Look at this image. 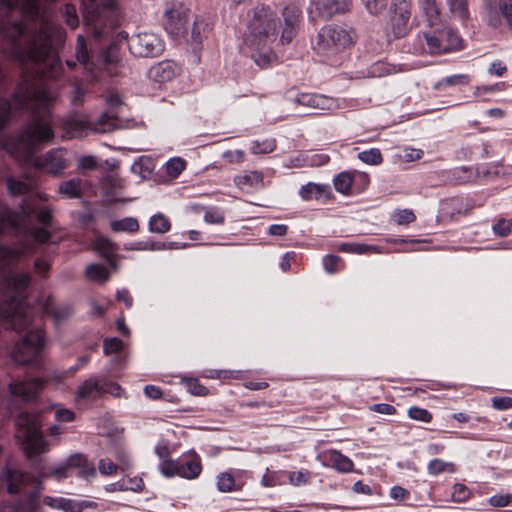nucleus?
<instances>
[{
  "label": "nucleus",
  "mask_w": 512,
  "mask_h": 512,
  "mask_svg": "<svg viewBox=\"0 0 512 512\" xmlns=\"http://www.w3.org/2000/svg\"><path fill=\"white\" fill-rule=\"evenodd\" d=\"M28 249L26 242H20L16 248L0 245V318L6 321L8 328L26 331L11 352L12 360L20 365H38L45 338L42 329L32 325L33 310L25 301L31 276L6 272V268L18 263Z\"/></svg>",
  "instance_id": "f257e3e1"
},
{
  "label": "nucleus",
  "mask_w": 512,
  "mask_h": 512,
  "mask_svg": "<svg viewBox=\"0 0 512 512\" xmlns=\"http://www.w3.org/2000/svg\"><path fill=\"white\" fill-rule=\"evenodd\" d=\"M278 28L279 18L274 10L264 5L253 9L244 44L260 68L267 67L275 59L271 45L276 40Z\"/></svg>",
  "instance_id": "f03ea898"
},
{
  "label": "nucleus",
  "mask_w": 512,
  "mask_h": 512,
  "mask_svg": "<svg viewBox=\"0 0 512 512\" xmlns=\"http://www.w3.org/2000/svg\"><path fill=\"white\" fill-rule=\"evenodd\" d=\"M15 437L28 458L46 453L49 444L41 432L40 417L36 413L21 412L16 420Z\"/></svg>",
  "instance_id": "7ed1b4c3"
},
{
  "label": "nucleus",
  "mask_w": 512,
  "mask_h": 512,
  "mask_svg": "<svg viewBox=\"0 0 512 512\" xmlns=\"http://www.w3.org/2000/svg\"><path fill=\"white\" fill-rule=\"evenodd\" d=\"M34 212L33 208L27 206L22 208V215L7 208L0 211V234L23 235L26 238L34 239L39 243H46L50 240V233L43 228L29 229L28 218Z\"/></svg>",
  "instance_id": "20e7f679"
},
{
  "label": "nucleus",
  "mask_w": 512,
  "mask_h": 512,
  "mask_svg": "<svg viewBox=\"0 0 512 512\" xmlns=\"http://www.w3.org/2000/svg\"><path fill=\"white\" fill-rule=\"evenodd\" d=\"M354 33L338 25L320 29L314 50L325 57H332L353 43Z\"/></svg>",
  "instance_id": "39448f33"
},
{
  "label": "nucleus",
  "mask_w": 512,
  "mask_h": 512,
  "mask_svg": "<svg viewBox=\"0 0 512 512\" xmlns=\"http://www.w3.org/2000/svg\"><path fill=\"white\" fill-rule=\"evenodd\" d=\"M65 130L70 138L80 137L86 129L107 133L121 127L120 120L110 112H104L95 123H91L85 115H73L64 122Z\"/></svg>",
  "instance_id": "423d86ee"
},
{
  "label": "nucleus",
  "mask_w": 512,
  "mask_h": 512,
  "mask_svg": "<svg viewBox=\"0 0 512 512\" xmlns=\"http://www.w3.org/2000/svg\"><path fill=\"white\" fill-rule=\"evenodd\" d=\"M159 470L165 477L178 476L185 479H195L202 471L200 458L196 454L184 455L179 459L164 460L159 464Z\"/></svg>",
  "instance_id": "0eeeda50"
},
{
  "label": "nucleus",
  "mask_w": 512,
  "mask_h": 512,
  "mask_svg": "<svg viewBox=\"0 0 512 512\" xmlns=\"http://www.w3.org/2000/svg\"><path fill=\"white\" fill-rule=\"evenodd\" d=\"M128 47L132 54L139 57H155L164 50L161 38L151 32H141L128 40Z\"/></svg>",
  "instance_id": "6e6552de"
},
{
  "label": "nucleus",
  "mask_w": 512,
  "mask_h": 512,
  "mask_svg": "<svg viewBox=\"0 0 512 512\" xmlns=\"http://www.w3.org/2000/svg\"><path fill=\"white\" fill-rule=\"evenodd\" d=\"M67 152L64 149H52L33 160V165L50 175H58L68 167Z\"/></svg>",
  "instance_id": "1a4fd4ad"
},
{
  "label": "nucleus",
  "mask_w": 512,
  "mask_h": 512,
  "mask_svg": "<svg viewBox=\"0 0 512 512\" xmlns=\"http://www.w3.org/2000/svg\"><path fill=\"white\" fill-rule=\"evenodd\" d=\"M393 13L391 15V28L395 38L403 37L409 30L411 17L410 0H392Z\"/></svg>",
  "instance_id": "9d476101"
},
{
  "label": "nucleus",
  "mask_w": 512,
  "mask_h": 512,
  "mask_svg": "<svg viewBox=\"0 0 512 512\" xmlns=\"http://www.w3.org/2000/svg\"><path fill=\"white\" fill-rule=\"evenodd\" d=\"M45 382L39 378L24 381H14L9 384V391L13 396L23 400H32L43 389Z\"/></svg>",
  "instance_id": "9b49d317"
},
{
  "label": "nucleus",
  "mask_w": 512,
  "mask_h": 512,
  "mask_svg": "<svg viewBox=\"0 0 512 512\" xmlns=\"http://www.w3.org/2000/svg\"><path fill=\"white\" fill-rule=\"evenodd\" d=\"M301 13V10L294 4L287 5L283 9L284 28L280 38L283 44L290 43L295 37Z\"/></svg>",
  "instance_id": "f8f14e48"
},
{
  "label": "nucleus",
  "mask_w": 512,
  "mask_h": 512,
  "mask_svg": "<svg viewBox=\"0 0 512 512\" xmlns=\"http://www.w3.org/2000/svg\"><path fill=\"white\" fill-rule=\"evenodd\" d=\"M179 72L178 66L169 60L161 61L148 70V77L154 82L165 83L171 81Z\"/></svg>",
  "instance_id": "ddd939ff"
},
{
  "label": "nucleus",
  "mask_w": 512,
  "mask_h": 512,
  "mask_svg": "<svg viewBox=\"0 0 512 512\" xmlns=\"http://www.w3.org/2000/svg\"><path fill=\"white\" fill-rule=\"evenodd\" d=\"M436 30L433 33H423L422 35H418V41L423 44H426V48L424 49L429 54H442L446 52H450L451 48L455 46V38L452 39V43L449 44H441V36L440 29L435 27Z\"/></svg>",
  "instance_id": "4468645a"
},
{
  "label": "nucleus",
  "mask_w": 512,
  "mask_h": 512,
  "mask_svg": "<svg viewBox=\"0 0 512 512\" xmlns=\"http://www.w3.org/2000/svg\"><path fill=\"white\" fill-rule=\"evenodd\" d=\"M2 479L7 483L8 493L17 494L31 481L32 476L16 468L7 467L2 473Z\"/></svg>",
  "instance_id": "2eb2a0df"
},
{
  "label": "nucleus",
  "mask_w": 512,
  "mask_h": 512,
  "mask_svg": "<svg viewBox=\"0 0 512 512\" xmlns=\"http://www.w3.org/2000/svg\"><path fill=\"white\" fill-rule=\"evenodd\" d=\"M233 182L243 191L261 189L264 187V176L263 173L258 170L244 171L242 174L236 175Z\"/></svg>",
  "instance_id": "dca6fc26"
},
{
  "label": "nucleus",
  "mask_w": 512,
  "mask_h": 512,
  "mask_svg": "<svg viewBox=\"0 0 512 512\" xmlns=\"http://www.w3.org/2000/svg\"><path fill=\"white\" fill-rule=\"evenodd\" d=\"M418 3L428 26H442L441 3L438 0H419Z\"/></svg>",
  "instance_id": "f3484780"
},
{
  "label": "nucleus",
  "mask_w": 512,
  "mask_h": 512,
  "mask_svg": "<svg viewBox=\"0 0 512 512\" xmlns=\"http://www.w3.org/2000/svg\"><path fill=\"white\" fill-rule=\"evenodd\" d=\"M316 9L323 18H329L337 13H345L349 10L351 0H318Z\"/></svg>",
  "instance_id": "a211bd4d"
},
{
  "label": "nucleus",
  "mask_w": 512,
  "mask_h": 512,
  "mask_svg": "<svg viewBox=\"0 0 512 512\" xmlns=\"http://www.w3.org/2000/svg\"><path fill=\"white\" fill-rule=\"evenodd\" d=\"M43 504L52 509L62 510L64 512H82L83 510L80 503L63 497L45 496L43 498Z\"/></svg>",
  "instance_id": "6ab92c4d"
},
{
  "label": "nucleus",
  "mask_w": 512,
  "mask_h": 512,
  "mask_svg": "<svg viewBox=\"0 0 512 512\" xmlns=\"http://www.w3.org/2000/svg\"><path fill=\"white\" fill-rule=\"evenodd\" d=\"M187 14L188 9L180 3L165 11L168 24L175 30H180L184 27L187 22Z\"/></svg>",
  "instance_id": "aec40b11"
},
{
  "label": "nucleus",
  "mask_w": 512,
  "mask_h": 512,
  "mask_svg": "<svg viewBox=\"0 0 512 512\" xmlns=\"http://www.w3.org/2000/svg\"><path fill=\"white\" fill-rule=\"evenodd\" d=\"M101 396V382L95 377L86 379L78 388V399H94Z\"/></svg>",
  "instance_id": "412c9836"
},
{
  "label": "nucleus",
  "mask_w": 512,
  "mask_h": 512,
  "mask_svg": "<svg viewBox=\"0 0 512 512\" xmlns=\"http://www.w3.org/2000/svg\"><path fill=\"white\" fill-rule=\"evenodd\" d=\"M328 461L331 467L340 473H349L353 471L354 464L352 460L337 450L329 451Z\"/></svg>",
  "instance_id": "4be33fe9"
},
{
  "label": "nucleus",
  "mask_w": 512,
  "mask_h": 512,
  "mask_svg": "<svg viewBox=\"0 0 512 512\" xmlns=\"http://www.w3.org/2000/svg\"><path fill=\"white\" fill-rule=\"evenodd\" d=\"M94 249L106 258L112 267H116L113 261L117 246L109 238L100 236L93 243Z\"/></svg>",
  "instance_id": "5701e85b"
},
{
  "label": "nucleus",
  "mask_w": 512,
  "mask_h": 512,
  "mask_svg": "<svg viewBox=\"0 0 512 512\" xmlns=\"http://www.w3.org/2000/svg\"><path fill=\"white\" fill-rule=\"evenodd\" d=\"M330 190L329 185L327 184H318L309 182L299 189V195L300 197L305 200H311L313 198L320 199L323 194L328 192Z\"/></svg>",
  "instance_id": "b1692460"
},
{
  "label": "nucleus",
  "mask_w": 512,
  "mask_h": 512,
  "mask_svg": "<svg viewBox=\"0 0 512 512\" xmlns=\"http://www.w3.org/2000/svg\"><path fill=\"white\" fill-rule=\"evenodd\" d=\"M58 192L64 198H79L82 193V181L79 178H72L60 183Z\"/></svg>",
  "instance_id": "393cba45"
},
{
  "label": "nucleus",
  "mask_w": 512,
  "mask_h": 512,
  "mask_svg": "<svg viewBox=\"0 0 512 512\" xmlns=\"http://www.w3.org/2000/svg\"><path fill=\"white\" fill-rule=\"evenodd\" d=\"M471 78L468 74H455L447 76L434 84L435 90H445L450 86H466L470 83Z\"/></svg>",
  "instance_id": "a878e982"
},
{
  "label": "nucleus",
  "mask_w": 512,
  "mask_h": 512,
  "mask_svg": "<svg viewBox=\"0 0 512 512\" xmlns=\"http://www.w3.org/2000/svg\"><path fill=\"white\" fill-rule=\"evenodd\" d=\"M103 9L100 0H83V18L86 23H94Z\"/></svg>",
  "instance_id": "bb28decb"
},
{
  "label": "nucleus",
  "mask_w": 512,
  "mask_h": 512,
  "mask_svg": "<svg viewBox=\"0 0 512 512\" xmlns=\"http://www.w3.org/2000/svg\"><path fill=\"white\" fill-rule=\"evenodd\" d=\"M339 250L342 252L348 253H356V254H380L383 253V250L376 245H367L362 243H343L339 247Z\"/></svg>",
  "instance_id": "cd10ccee"
},
{
  "label": "nucleus",
  "mask_w": 512,
  "mask_h": 512,
  "mask_svg": "<svg viewBox=\"0 0 512 512\" xmlns=\"http://www.w3.org/2000/svg\"><path fill=\"white\" fill-rule=\"evenodd\" d=\"M110 228L113 232H129L134 233L139 230V222L135 217H125L120 220H113L110 223Z\"/></svg>",
  "instance_id": "c85d7f7f"
},
{
  "label": "nucleus",
  "mask_w": 512,
  "mask_h": 512,
  "mask_svg": "<svg viewBox=\"0 0 512 512\" xmlns=\"http://www.w3.org/2000/svg\"><path fill=\"white\" fill-rule=\"evenodd\" d=\"M27 206L33 208L34 212L32 213V215H36V219L39 223L45 226L50 225L52 220V210L49 206H42L41 208H37L35 200H33V203H29L27 200H24V203L21 205V209ZM18 214L22 215V211Z\"/></svg>",
  "instance_id": "c756f323"
},
{
  "label": "nucleus",
  "mask_w": 512,
  "mask_h": 512,
  "mask_svg": "<svg viewBox=\"0 0 512 512\" xmlns=\"http://www.w3.org/2000/svg\"><path fill=\"white\" fill-rule=\"evenodd\" d=\"M149 231L152 233L164 234L171 228L169 219L162 213H156L151 216L148 223Z\"/></svg>",
  "instance_id": "7c9ffc66"
},
{
  "label": "nucleus",
  "mask_w": 512,
  "mask_h": 512,
  "mask_svg": "<svg viewBox=\"0 0 512 512\" xmlns=\"http://www.w3.org/2000/svg\"><path fill=\"white\" fill-rule=\"evenodd\" d=\"M330 158L326 154H319V153H312L308 154L306 153L305 156L301 157V163L294 164L295 167H303V166H309V167H317L325 165L329 162Z\"/></svg>",
  "instance_id": "2f4dec72"
},
{
  "label": "nucleus",
  "mask_w": 512,
  "mask_h": 512,
  "mask_svg": "<svg viewBox=\"0 0 512 512\" xmlns=\"http://www.w3.org/2000/svg\"><path fill=\"white\" fill-rule=\"evenodd\" d=\"M6 183L9 194L13 196L26 194L32 189L33 186L32 183H26L14 177H8L6 179Z\"/></svg>",
  "instance_id": "473e14b6"
},
{
  "label": "nucleus",
  "mask_w": 512,
  "mask_h": 512,
  "mask_svg": "<svg viewBox=\"0 0 512 512\" xmlns=\"http://www.w3.org/2000/svg\"><path fill=\"white\" fill-rule=\"evenodd\" d=\"M353 184V174L347 171L341 172L334 179V187L341 194H348Z\"/></svg>",
  "instance_id": "72a5a7b5"
},
{
  "label": "nucleus",
  "mask_w": 512,
  "mask_h": 512,
  "mask_svg": "<svg viewBox=\"0 0 512 512\" xmlns=\"http://www.w3.org/2000/svg\"><path fill=\"white\" fill-rule=\"evenodd\" d=\"M86 276L97 282H105L109 278V272L104 265L90 264L86 267Z\"/></svg>",
  "instance_id": "f704fd0d"
},
{
  "label": "nucleus",
  "mask_w": 512,
  "mask_h": 512,
  "mask_svg": "<svg viewBox=\"0 0 512 512\" xmlns=\"http://www.w3.org/2000/svg\"><path fill=\"white\" fill-rule=\"evenodd\" d=\"M450 12L458 17L461 21L468 19V5L467 0H446Z\"/></svg>",
  "instance_id": "c9c22d12"
},
{
  "label": "nucleus",
  "mask_w": 512,
  "mask_h": 512,
  "mask_svg": "<svg viewBox=\"0 0 512 512\" xmlns=\"http://www.w3.org/2000/svg\"><path fill=\"white\" fill-rule=\"evenodd\" d=\"M428 472L431 475H438L443 472L454 473L455 465L451 462H445L441 459H433L428 463Z\"/></svg>",
  "instance_id": "e433bc0d"
},
{
  "label": "nucleus",
  "mask_w": 512,
  "mask_h": 512,
  "mask_svg": "<svg viewBox=\"0 0 512 512\" xmlns=\"http://www.w3.org/2000/svg\"><path fill=\"white\" fill-rule=\"evenodd\" d=\"M173 243L155 242V241H139L132 244L130 249L132 250H165L171 249Z\"/></svg>",
  "instance_id": "4c0bfd02"
},
{
  "label": "nucleus",
  "mask_w": 512,
  "mask_h": 512,
  "mask_svg": "<svg viewBox=\"0 0 512 512\" xmlns=\"http://www.w3.org/2000/svg\"><path fill=\"white\" fill-rule=\"evenodd\" d=\"M338 108L339 103L336 99L325 95H316V100L314 102V110L334 111Z\"/></svg>",
  "instance_id": "58836bf2"
},
{
  "label": "nucleus",
  "mask_w": 512,
  "mask_h": 512,
  "mask_svg": "<svg viewBox=\"0 0 512 512\" xmlns=\"http://www.w3.org/2000/svg\"><path fill=\"white\" fill-rule=\"evenodd\" d=\"M185 161L180 157H174L167 161L165 172L171 178H177L185 169Z\"/></svg>",
  "instance_id": "ea45409f"
},
{
  "label": "nucleus",
  "mask_w": 512,
  "mask_h": 512,
  "mask_svg": "<svg viewBox=\"0 0 512 512\" xmlns=\"http://www.w3.org/2000/svg\"><path fill=\"white\" fill-rule=\"evenodd\" d=\"M76 58L81 64L87 66L89 64L90 56L86 47V41L83 35H78L76 40Z\"/></svg>",
  "instance_id": "a19ab883"
},
{
  "label": "nucleus",
  "mask_w": 512,
  "mask_h": 512,
  "mask_svg": "<svg viewBox=\"0 0 512 512\" xmlns=\"http://www.w3.org/2000/svg\"><path fill=\"white\" fill-rule=\"evenodd\" d=\"M275 148L276 142L274 139L255 140L252 143L251 152L253 154H267L274 151Z\"/></svg>",
  "instance_id": "79ce46f5"
},
{
  "label": "nucleus",
  "mask_w": 512,
  "mask_h": 512,
  "mask_svg": "<svg viewBox=\"0 0 512 512\" xmlns=\"http://www.w3.org/2000/svg\"><path fill=\"white\" fill-rule=\"evenodd\" d=\"M40 490L34 491L28 495L24 512H45L41 503Z\"/></svg>",
  "instance_id": "37998d69"
},
{
  "label": "nucleus",
  "mask_w": 512,
  "mask_h": 512,
  "mask_svg": "<svg viewBox=\"0 0 512 512\" xmlns=\"http://www.w3.org/2000/svg\"><path fill=\"white\" fill-rule=\"evenodd\" d=\"M217 488L221 492H231L237 490L234 477L227 472L221 473L217 477Z\"/></svg>",
  "instance_id": "c03bdc74"
},
{
  "label": "nucleus",
  "mask_w": 512,
  "mask_h": 512,
  "mask_svg": "<svg viewBox=\"0 0 512 512\" xmlns=\"http://www.w3.org/2000/svg\"><path fill=\"white\" fill-rule=\"evenodd\" d=\"M62 15L65 19L66 24L75 29L79 25V18L77 15L76 7L72 4H66L62 9Z\"/></svg>",
  "instance_id": "a18cd8bd"
},
{
  "label": "nucleus",
  "mask_w": 512,
  "mask_h": 512,
  "mask_svg": "<svg viewBox=\"0 0 512 512\" xmlns=\"http://www.w3.org/2000/svg\"><path fill=\"white\" fill-rule=\"evenodd\" d=\"M358 158L362 162L370 165H377L382 162V155L379 149L375 148L360 152Z\"/></svg>",
  "instance_id": "49530a36"
},
{
  "label": "nucleus",
  "mask_w": 512,
  "mask_h": 512,
  "mask_svg": "<svg viewBox=\"0 0 512 512\" xmlns=\"http://www.w3.org/2000/svg\"><path fill=\"white\" fill-rule=\"evenodd\" d=\"M476 175L485 180H494L501 175H505V172L500 170L499 165H493L490 167L477 168Z\"/></svg>",
  "instance_id": "de8ad7c7"
},
{
  "label": "nucleus",
  "mask_w": 512,
  "mask_h": 512,
  "mask_svg": "<svg viewBox=\"0 0 512 512\" xmlns=\"http://www.w3.org/2000/svg\"><path fill=\"white\" fill-rule=\"evenodd\" d=\"M495 235L506 237L512 232V219L500 218L493 226Z\"/></svg>",
  "instance_id": "09e8293b"
},
{
  "label": "nucleus",
  "mask_w": 512,
  "mask_h": 512,
  "mask_svg": "<svg viewBox=\"0 0 512 512\" xmlns=\"http://www.w3.org/2000/svg\"><path fill=\"white\" fill-rule=\"evenodd\" d=\"M440 36H441V44H449L452 43V39L455 38V46L451 48V51L458 50L461 48L462 40L460 36L455 33L453 30L449 28L440 29Z\"/></svg>",
  "instance_id": "8fccbe9b"
},
{
  "label": "nucleus",
  "mask_w": 512,
  "mask_h": 512,
  "mask_svg": "<svg viewBox=\"0 0 512 512\" xmlns=\"http://www.w3.org/2000/svg\"><path fill=\"white\" fill-rule=\"evenodd\" d=\"M408 416L416 421L428 423L432 420V414L425 408L417 406L410 407L408 410Z\"/></svg>",
  "instance_id": "3c124183"
},
{
  "label": "nucleus",
  "mask_w": 512,
  "mask_h": 512,
  "mask_svg": "<svg viewBox=\"0 0 512 512\" xmlns=\"http://www.w3.org/2000/svg\"><path fill=\"white\" fill-rule=\"evenodd\" d=\"M72 315V309L69 305L56 306L50 315L56 324L68 319Z\"/></svg>",
  "instance_id": "603ef678"
},
{
  "label": "nucleus",
  "mask_w": 512,
  "mask_h": 512,
  "mask_svg": "<svg viewBox=\"0 0 512 512\" xmlns=\"http://www.w3.org/2000/svg\"><path fill=\"white\" fill-rule=\"evenodd\" d=\"M366 10L372 14L377 15L385 9L387 0H361Z\"/></svg>",
  "instance_id": "864d4df0"
},
{
  "label": "nucleus",
  "mask_w": 512,
  "mask_h": 512,
  "mask_svg": "<svg viewBox=\"0 0 512 512\" xmlns=\"http://www.w3.org/2000/svg\"><path fill=\"white\" fill-rule=\"evenodd\" d=\"M454 179L460 183H466L472 180L474 173L470 167H459L453 170Z\"/></svg>",
  "instance_id": "5fc2aeb1"
},
{
  "label": "nucleus",
  "mask_w": 512,
  "mask_h": 512,
  "mask_svg": "<svg viewBox=\"0 0 512 512\" xmlns=\"http://www.w3.org/2000/svg\"><path fill=\"white\" fill-rule=\"evenodd\" d=\"M124 393V390L117 383L111 381H105L101 383V395L102 394H111L114 397H121Z\"/></svg>",
  "instance_id": "6e6d98bb"
},
{
  "label": "nucleus",
  "mask_w": 512,
  "mask_h": 512,
  "mask_svg": "<svg viewBox=\"0 0 512 512\" xmlns=\"http://www.w3.org/2000/svg\"><path fill=\"white\" fill-rule=\"evenodd\" d=\"M498 8L506 23L512 26V0H499Z\"/></svg>",
  "instance_id": "4d7b16f0"
},
{
  "label": "nucleus",
  "mask_w": 512,
  "mask_h": 512,
  "mask_svg": "<svg viewBox=\"0 0 512 512\" xmlns=\"http://www.w3.org/2000/svg\"><path fill=\"white\" fill-rule=\"evenodd\" d=\"M222 158L231 164H240L245 159L243 150H227L222 153Z\"/></svg>",
  "instance_id": "13d9d810"
},
{
  "label": "nucleus",
  "mask_w": 512,
  "mask_h": 512,
  "mask_svg": "<svg viewBox=\"0 0 512 512\" xmlns=\"http://www.w3.org/2000/svg\"><path fill=\"white\" fill-rule=\"evenodd\" d=\"M38 305L42 309V311L49 316L52 314L53 310L57 306L53 296L45 295H41L38 298Z\"/></svg>",
  "instance_id": "bf43d9fd"
},
{
  "label": "nucleus",
  "mask_w": 512,
  "mask_h": 512,
  "mask_svg": "<svg viewBox=\"0 0 512 512\" xmlns=\"http://www.w3.org/2000/svg\"><path fill=\"white\" fill-rule=\"evenodd\" d=\"M442 211L445 213H449L451 216H453L454 210H456V213H461V200L458 198H451L448 200H445L441 204Z\"/></svg>",
  "instance_id": "052dcab7"
},
{
  "label": "nucleus",
  "mask_w": 512,
  "mask_h": 512,
  "mask_svg": "<svg viewBox=\"0 0 512 512\" xmlns=\"http://www.w3.org/2000/svg\"><path fill=\"white\" fill-rule=\"evenodd\" d=\"M99 472L102 475H113L118 470V465L114 464L113 461L109 458L100 459L98 464Z\"/></svg>",
  "instance_id": "680f3d73"
},
{
  "label": "nucleus",
  "mask_w": 512,
  "mask_h": 512,
  "mask_svg": "<svg viewBox=\"0 0 512 512\" xmlns=\"http://www.w3.org/2000/svg\"><path fill=\"white\" fill-rule=\"evenodd\" d=\"M396 222L398 225H408L415 221L416 217L412 210L402 209L395 213Z\"/></svg>",
  "instance_id": "e2e57ef3"
},
{
  "label": "nucleus",
  "mask_w": 512,
  "mask_h": 512,
  "mask_svg": "<svg viewBox=\"0 0 512 512\" xmlns=\"http://www.w3.org/2000/svg\"><path fill=\"white\" fill-rule=\"evenodd\" d=\"M69 467L67 466L66 462L61 463L53 468H51L49 474H43L42 477H49L52 476L57 480H61L63 478L68 477Z\"/></svg>",
  "instance_id": "0e129e2a"
},
{
  "label": "nucleus",
  "mask_w": 512,
  "mask_h": 512,
  "mask_svg": "<svg viewBox=\"0 0 512 512\" xmlns=\"http://www.w3.org/2000/svg\"><path fill=\"white\" fill-rule=\"evenodd\" d=\"M122 340L119 338H109L104 340V353L109 355L118 352L122 348Z\"/></svg>",
  "instance_id": "69168bd1"
},
{
  "label": "nucleus",
  "mask_w": 512,
  "mask_h": 512,
  "mask_svg": "<svg viewBox=\"0 0 512 512\" xmlns=\"http://www.w3.org/2000/svg\"><path fill=\"white\" fill-rule=\"evenodd\" d=\"M187 388L193 395L205 396L208 394V389L203 386L197 379L188 380Z\"/></svg>",
  "instance_id": "338daca9"
},
{
  "label": "nucleus",
  "mask_w": 512,
  "mask_h": 512,
  "mask_svg": "<svg viewBox=\"0 0 512 512\" xmlns=\"http://www.w3.org/2000/svg\"><path fill=\"white\" fill-rule=\"evenodd\" d=\"M469 490L464 484L457 483L454 485L452 498L456 502L465 501L469 497Z\"/></svg>",
  "instance_id": "774afa93"
}]
</instances>
